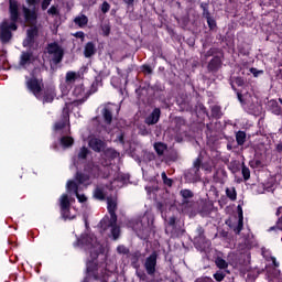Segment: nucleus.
<instances>
[{
	"label": "nucleus",
	"mask_w": 282,
	"mask_h": 282,
	"mask_svg": "<svg viewBox=\"0 0 282 282\" xmlns=\"http://www.w3.org/2000/svg\"><path fill=\"white\" fill-rule=\"evenodd\" d=\"M90 279H93L91 273H86L82 282H89Z\"/></svg>",
	"instance_id": "64"
},
{
	"label": "nucleus",
	"mask_w": 282,
	"mask_h": 282,
	"mask_svg": "<svg viewBox=\"0 0 282 282\" xmlns=\"http://www.w3.org/2000/svg\"><path fill=\"white\" fill-rule=\"evenodd\" d=\"M137 276L141 281H147V273L144 271H137Z\"/></svg>",
	"instance_id": "59"
},
{
	"label": "nucleus",
	"mask_w": 282,
	"mask_h": 282,
	"mask_svg": "<svg viewBox=\"0 0 282 282\" xmlns=\"http://www.w3.org/2000/svg\"><path fill=\"white\" fill-rule=\"evenodd\" d=\"M22 12L24 14V20L26 23L31 25H36V21L39 20V13H36V8L29 9L28 7H23Z\"/></svg>",
	"instance_id": "11"
},
{
	"label": "nucleus",
	"mask_w": 282,
	"mask_h": 282,
	"mask_svg": "<svg viewBox=\"0 0 282 282\" xmlns=\"http://www.w3.org/2000/svg\"><path fill=\"white\" fill-rule=\"evenodd\" d=\"M89 180H91V177L89 176L88 172L77 171L75 174V181L77 184H85V182H89Z\"/></svg>",
	"instance_id": "27"
},
{
	"label": "nucleus",
	"mask_w": 282,
	"mask_h": 282,
	"mask_svg": "<svg viewBox=\"0 0 282 282\" xmlns=\"http://www.w3.org/2000/svg\"><path fill=\"white\" fill-rule=\"evenodd\" d=\"M10 21L3 20L0 24V41L3 45L12 41V32L19 30V2L17 0H9Z\"/></svg>",
	"instance_id": "2"
},
{
	"label": "nucleus",
	"mask_w": 282,
	"mask_h": 282,
	"mask_svg": "<svg viewBox=\"0 0 282 282\" xmlns=\"http://www.w3.org/2000/svg\"><path fill=\"white\" fill-rule=\"evenodd\" d=\"M117 180H118L119 182H127L128 177H127V175H124V174H119V175L117 176Z\"/></svg>",
	"instance_id": "63"
},
{
	"label": "nucleus",
	"mask_w": 282,
	"mask_h": 282,
	"mask_svg": "<svg viewBox=\"0 0 282 282\" xmlns=\"http://www.w3.org/2000/svg\"><path fill=\"white\" fill-rule=\"evenodd\" d=\"M76 78L77 76L75 72L69 70L66 73V83H76Z\"/></svg>",
	"instance_id": "46"
},
{
	"label": "nucleus",
	"mask_w": 282,
	"mask_h": 282,
	"mask_svg": "<svg viewBox=\"0 0 282 282\" xmlns=\"http://www.w3.org/2000/svg\"><path fill=\"white\" fill-rule=\"evenodd\" d=\"M197 235L194 237V246L196 250L205 253L206 259L210 260V252L213 248H210V240L206 239L204 235V228L198 227L196 230Z\"/></svg>",
	"instance_id": "3"
},
{
	"label": "nucleus",
	"mask_w": 282,
	"mask_h": 282,
	"mask_svg": "<svg viewBox=\"0 0 282 282\" xmlns=\"http://www.w3.org/2000/svg\"><path fill=\"white\" fill-rule=\"evenodd\" d=\"M100 83H102V77H100V76L95 77V80L93 82V84L90 86V89L86 91L85 96L82 99H76L73 101L75 107H78L79 105L87 102V99L89 98V96H91L93 94H96V91H98V85H100Z\"/></svg>",
	"instance_id": "7"
},
{
	"label": "nucleus",
	"mask_w": 282,
	"mask_h": 282,
	"mask_svg": "<svg viewBox=\"0 0 282 282\" xmlns=\"http://www.w3.org/2000/svg\"><path fill=\"white\" fill-rule=\"evenodd\" d=\"M94 197L95 199H98L99 202H104L106 194H105V189H102V187H96L94 191Z\"/></svg>",
	"instance_id": "37"
},
{
	"label": "nucleus",
	"mask_w": 282,
	"mask_h": 282,
	"mask_svg": "<svg viewBox=\"0 0 282 282\" xmlns=\"http://www.w3.org/2000/svg\"><path fill=\"white\" fill-rule=\"evenodd\" d=\"M195 282H213V279L205 276V278L197 279Z\"/></svg>",
	"instance_id": "62"
},
{
	"label": "nucleus",
	"mask_w": 282,
	"mask_h": 282,
	"mask_svg": "<svg viewBox=\"0 0 282 282\" xmlns=\"http://www.w3.org/2000/svg\"><path fill=\"white\" fill-rule=\"evenodd\" d=\"M36 39H39V26L36 24L31 25L30 29L26 30V36L22 42L23 47H34V43H36Z\"/></svg>",
	"instance_id": "5"
},
{
	"label": "nucleus",
	"mask_w": 282,
	"mask_h": 282,
	"mask_svg": "<svg viewBox=\"0 0 282 282\" xmlns=\"http://www.w3.org/2000/svg\"><path fill=\"white\" fill-rule=\"evenodd\" d=\"M101 31L104 36H109V34H111V26H109L108 24H104L101 26Z\"/></svg>",
	"instance_id": "54"
},
{
	"label": "nucleus",
	"mask_w": 282,
	"mask_h": 282,
	"mask_svg": "<svg viewBox=\"0 0 282 282\" xmlns=\"http://www.w3.org/2000/svg\"><path fill=\"white\" fill-rule=\"evenodd\" d=\"M51 3H52V0H43L41 4L42 10H47Z\"/></svg>",
	"instance_id": "60"
},
{
	"label": "nucleus",
	"mask_w": 282,
	"mask_h": 282,
	"mask_svg": "<svg viewBox=\"0 0 282 282\" xmlns=\"http://www.w3.org/2000/svg\"><path fill=\"white\" fill-rule=\"evenodd\" d=\"M143 265L145 268L147 274H149V276H154L155 275V268H158V252L153 251L145 259V262H144Z\"/></svg>",
	"instance_id": "8"
},
{
	"label": "nucleus",
	"mask_w": 282,
	"mask_h": 282,
	"mask_svg": "<svg viewBox=\"0 0 282 282\" xmlns=\"http://www.w3.org/2000/svg\"><path fill=\"white\" fill-rule=\"evenodd\" d=\"M89 155V149L87 147H83L78 152V160H87V156Z\"/></svg>",
	"instance_id": "43"
},
{
	"label": "nucleus",
	"mask_w": 282,
	"mask_h": 282,
	"mask_svg": "<svg viewBox=\"0 0 282 282\" xmlns=\"http://www.w3.org/2000/svg\"><path fill=\"white\" fill-rule=\"evenodd\" d=\"M75 25H78V28H85L89 23V18L87 15L82 14L74 19Z\"/></svg>",
	"instance_id": "29"
},
{
	"label": "nucleus",
	"mask_w": 282,
	"mask_h": 282,
	"mask_svg": "<svg viewBox=\"0 0 282 282\" xmlns=\"http://www.w3.org/2000/svg\"><path fill=\"white\" fill-rule=\"evenodd\" d=\"M76 245L82 248H90V253L98 250V248H102L100 245L97 247L94 246V238L87 234L82 235L80 238L77 239Z\"/></svg>",
	"instance_id": "9"
},
{
	"label": "nucleus",
	"mask_w": 282,
	"mask_h": 282,
	"mask_svg": "<svg viewBox=\"0 0 282 282\" xmlns=\"http://www.w3.org/2000/svg\"><path fill=\"white\" fill-rule=\"evenodd\" d=\"M116 224H118V221H113L112 216H110V218H109V216H106L99 223L102 230H107L108 228H112V226H116Z\"/></svg>",
	"instance_id": "25"
},
{
	"label": "nucleus",
	"mask_w": 282,
	"mask_h": 282,
	"mask_svg": "<svg viewBox=\"0 0 282 282\" xmlns=\"http://www.w3.org/2000/svg\"><path fill=\"white\" fill-rule=\"evenodd\" d=\"M76 198L78 199L79 204H85L87 202V196L85 194L75 193Z\"/></svg>",
	"instance_id": "55"
},
{
	"label": "nucleus",
	"mask_w": 282,
	"mask_h": 282,
	"mask_svg": "<svg viewBox=\"0 0 282 282\" xmlns=\"http://www.w3.org/2000/svg\"><path fill=\"white\" fill-rule=\"evenodd\" d=\"M141 257H142V252H140L138 250L130 254L131 265L135 270H138V268H140V259H141Z\"/></svg>",
	"instance_id": "26"
},
{
	"label": "nucleus",
	"mask_w": 282,
	"mask_h": 282,
	"mask_svg": "<svg viewBox=\"0 0 282 282\" xmlns=\"http://www.w3.org/2000/svg\"><path fill=\"white\" fill-rule=\"evenodd\" d=\"M166 149H169V145H166V143H162V142L154 143V151L159 156L164 155V151H166Z\"/></svg>",
	"instance_id": "33"
},
{
	"label": "nucleus",
	"mask_w": 282,
	"mask_h": 282,
	"mask_svg": "<svg viewBox=\"0 0 282 282\" xmlns=\"http://www.w3.org/2000/svg\"><path fill=\"white\" fill-rule=\"evenodd\" d=\"M67 122H69V109L64 108L61 120L55 122L54 124V131H62V129H65V127H67Z\"/></svg>",
	"instance_id": "13"
},
{
	"label": "nucleus",
	"mask_w": 282,
	"mask_h": 282,
	"mask_svg": "<svg viewBox=\"0 0 282 282\" xmlns=\"http://www.w3.org/2000/svg\"><path fill=\"white\" fill-rule=\"evenodd\" d=\"M241 174L245 182H248V180H250V167H247L245 162H242L241 164Z\"/></svg>",
	"instance_id": "40"
},
{
	"label": "nucleus",
	"mask_w": 282,
	"mask_h": 282,
	"mask_svg": "<svg viewBox=\"0 0 282 282\" xmlns=\"http://www.w3.org/2000/svg\"><path fill=\"white\" fill-rule=\"evenodd\" d=\"M85 173H88L93 180H98L100 177L101 170L99 165H96L94 163H89L84 167Z\"/></svg>",
	"instance_id": "15"
},
{
	"label": "nucleus",
	"mask_w": 282,
	"mask_h": 282,
	"mask_svg": "<svg viewBox=\"0 0 282 282\" xmlns=\"http://www.w3.org/2000/svg\"><path fill=\"white\" fill-rule=\"evenodd\" d=\"M177 218L175 216L170 217L165 227L166 235L170 237H180V228H177Z\"/></svg>",
	"instance_id": "12"
},
{
	"label": "nucleus",
	"mask_w": 282,
	"mask_h": 282,
	"mask_svg": "<svg viewBox=\"0 0 282 282\" xmlns=\"http://www.w3.org/2000/svg\"><path fill=\"white\" fill-rule=\"evenodd\" d=\"M73 36H75V39H80L82 41H85V32L83 31H77L73 34Z\"/></svg>",
	"instance_id": "58"
},
{
	"label": "nucleus",
	"mask_w": 282,
	"mask_h": 282,
	"mask_svg": "<svg viewBox=\"0 0 282 282\" xmlns=\"http://www.w3.org/2000/svg\"><path fill=\"white\" fill-rule=\"evenodd\" d=\"M250 74H252L254 78H259V75L263 74V70H259V69H257L254 67H251L250 68Z\"/></svg>",
	"instance_id": "56"
},
{
	"label": "nucleus",
	"mask_w": 282,
	"mask_h": 282,
	"mask_svg": "<svg viewBox=\"0 0 282 282\" xmlns=\"http://www.w3.org/2000/svg\"><path fill=\"white\" fill-rule=\"evenodd\" d=\"M52 63L53 65H58L59 63H63V58L65 56V51L62 48V51H57L56 53H52Z\"/></svg>",
	"instance_id": "30"
},
{
	"label": "nucleus",
	"mask_w": 282,
	"mask_h": 282,
	"mask_svg": "<svg viewBox=\"0 0 282 282\" xmlns=\"http://www.w3.org/2000/svg\"><path fill=\"white\" fill-rule=\"evenodd\" d=\"M117 252L119 254H129L130 250L129 248L124 247V245H120L117 247Z\"/></svg>",
	"instance_id": "51"
},
{
	"label": "nucleus",
	"mask_w": 282,
	"mask_h": 282,
	"mask_svg": "<svg viewBox=\"0 0 282 282\" xmlns=\"http://www.w3.org/2000/svg\"><path fill=\"white\" fill-rule=\"evenodd\" d=\"M59 208L61 215L63 219H69V210L72 208V203L69 202V196L67 194H63L59 198Z\"/></svg>",
	"instance_id": "10"
},
{
	"label": "nucleus",
	"mask_w": 282,
	"mask_h": 282,
	"mask_svg": "<svg viewBox=\"0 0 282 282\" xmlns=\"http://www.w3.org/2000/svg\"><path fill=\"white\" fill-rule=\"evenodd\" d=\"M111 235H112L115 240L120 237V227H118V225H113L111 227Z\"/></svg>",
	"instance_id": "47"
},
{
	"label": "nucleus",
	"mask_w": 282,
	"mask_h": 282,
	"mask_svg": "<svg viewBox=\"0 0 282 282\" xmlns=\"http://www.w3.org/2000/svg\"><path fill=\"white\" fill-rule=\"evenodd\" d=\"M47 14H50L51 17H58V14H61V11H58V7L52 6V7L47 10Z\"/></svg>",
	"instance_id": "48"
},
{
	"label": "nucleus",
	"mask_w": 282,
	"mask_h": 282,
	"mask_svg": "<svg viewBox=\"0 0 282 282\" xmlns=\"http://www.w3.org/2000/svg\"><path fill=\"white\" fill-rule=\"evenodd\" d=\"M88 144L95 151V153H102V151H105L106 143L99 138L90 139Z\"/></svg>",
	"instance_id": "16"
},
{
	"label": "nucleus",
	"mask_w": 282,
	"mask_h": 282,
	"mask_svg": "<svg viewBox=\"0 0 282 282\" xmlns=\"http://www.w3.org/2000/svg\"><path fill=\"white\" fill-rule=\"evenodd\" d=\"M200 8L203 10V17L207 21L209 30H213V18L210 17V12L208 11V3H202Z\"/></svg>",
	"instance_id": "23"
},
{
	"label": "nucleus",
	"mask_w": 282,
	"mask_h": 282,
	"mask_svg": "<svg viewBox=\"0 0 282 282\" xmlns=\"http://www.w3.org/2000/svg\"><path fill=\"white\" fill-rule=\"evenodd\" d=\"M161 177L165 186H169V188L173 186V178H169V176L166 175V172H162Z\"/></svg>",
	"instance_id": "44"
},
{
	"label": "nucleus",
	"mask_w": 282,
	"mask_h": 282,
	"mask_svg": "<svg viewBox=\"0 0 282 282\" xmlns=\"http://www.w3.org/2000/svg\"><path fill=\"white\" fill-rule=\"evenodd\" d=\"M54 98H56V89L53 87H47L44 90V95L40 100H42L44 104L45 102L50 104V102H54Z\"/></svg>",
	"instance_id": "18"
},
{
	"label": "nucleus",
	"mask_w": 282,
	"mask_h": 282,
	"mask_svg": "<svg viewBox=\"0 0 282 282\" xmlns=\"http://www.w3.org/2000/svg\"><path fill=\"white\" fill-rule=\"evenodd\" d=\"M219 67H221V58L214 56L213 58V70L215 72V69H219Z\"/></svg>",
	"instance_id": "49"
},
{
	"label": "nucleus",
	"mask_w": 282,
	"mask_h": 282,
	"mask_svg": "<svg viewBox=\"0 0 282 282\" xmlns=\"http://www.w3.org/2000/svg\"><path fill=\"white\" fill-rule=\"evenodd\" d=\"M215 263H216L217 268H219V270L228 269V263L221 257L216 258Z\"/></svg>",
	"instance_id": "42"
},
{
	"label": "nucleus",
	"mask_w": 282,
	"mask_h": 282,
	"mask_svg": "<svg viewBox=\"0 0 282 282\" xmlns=\"http://www.w3.org/2000/svg\"><path fill=\"white\" fill-rule=\"evenodd\" d=\"M66 188L68 193H74V195H76V193L78 192V183H76L75 181H68Z\"/></svg>",
	"instance_id": "39"
},
{
	"label": "nucleus",
	"mask_w": 282,
	"mask_h": 282,
	"mask_svg": "<svg viewBox=\"0 0 282 282\" xmlns=\"http://www.w3.org/2000/svg\"><path fill=\"white\" fill-rule=\"evenodd\" d=\"M226 274H230V271L219 269L216 273H214V279L221 282L224 279H226Z\"/></svg>",
	"instance_id": "38"
},
{
	"label": "nucleus",
	"mask_w": 282,
	"mask_h": 282,
	"mask_svg": "<svg viewBox=\"0 0 282 282\" xmlns=\"http://www.w3.org/2000/svg\"><path fill=\"white\" fill-rule=\"evenodd\" d=\"M235 83L238 87H243L246 85V80H243V77H236Z\"/></svg>",
	"instance_id": "57"
},
{
	"label": "nucleus",
	"mask_w": 282,
	"mask_h": 282,
	"mask_svg": "<svg viewBox=\"0 0 282 282\" xmlns=\"http://www.w3.org/2000/svg\"><path fill=\"white\" fill-rule=\"evenodd\" d=\"M100 10L102 12V14H107V12H109V10H111V4H109V2L104 1L101 3Z\"/></svg>",
	"instance_id": "50"
},
{
	"label": "nucleus",
	"mask_w": 282,
	"mask_h": 282,
	"mask_svg": "<svg viewBox=\"0 0 282 282\" xmlns=\"http://www.w3.org/2000/svg\"><path fill=\"white\" fill-rule=\"evenodd\" d=\"M156 208L159 210V213H161V215L164 213V203L159 202L156 203Z\"/></svg>",
	"instance_id": "61"
},
{
	"label": "nucleus",
	"mask_w": 282,
	"mask_h": 282,
	"mask_svg": "<svg viewBox=\"0 0 282 282\" xmlns=\"http://www.w3.org/2000/svg\"><path fill=\"white\" fill-rule=\"evenodd\" d=\"M213 213V203H202L199 208V215L202 217H209Z\"/></svg>",
	"instance_id": "24"
},
{
	"label": "nucleus",
	"mask_w": 282,
	"mask_h": 282,
	"mask_svg": "<svg viewBox=\"0 0 282 282\" xmlns=\"http://www.w3.org/2000/svg\"><path fill=\"white\" fill-rule=\"evenodd\" d=\"M98 257H102L104 261H107L105 247H99L90 252V258L86 261V274H91L93 281L109 282L108 269L102 267V262H98Z\"/></svg>",
	"instance_id": "1"
},
{
	"label": "nucleus",
	"mask_w": 282,
	"mask_h": 282,
	"mask_svg": "<svg viewBox=\"0 0 282 282\" xmlns=\"http://www.w3.org/2000/svg\"><path fill=\"white\" fill-rule=\"evenodd\" d=\"M107 204L108 213L110 217H112V221H118V215H116V210H118V204L111 198H108Z\"/></svg>",
	"instance_id": "19"
},
{
	"label": "nucleus",
	"mask_w": 282,
	"mask_h": 282,
	"mask_svg": "<svg viewBox=\"0 0 282 282\" xmlns=\"http://www.w3.org/2000/svg\"><path fill=\"white\" fill-rule=\"evenodd\" d=\"M246 131L239 130L238 132H236V142L238 147H243L246 144Z\"/></svg>",
	"instance_id": "34"
},
{
	"label": "nucleus",
	"mask_w": 282,
	"mask_h": 282,
	"mask_svg": "<svg viewBox=\"0 0 282 282\" xmlns=\"http://www.w3.org/2000/svg\"><path fill=\"white\" fill-rule=\"evenodd\" d=\"M226 195L227 197L231 200V202H236L237 200V189H235V187L231 188H226Z\"/></svg>",
	"instance_id": "41"
},
{
	"label": "nucleus",
	"mask_w": 282,
	"mask_h": 282,
	"mask_svg": "<svg viewBox=\"0 0 282 282\" xmlns=\"http://www.w3.org/2000/svg\"><path fill=\"white\" fill-rule=\"evenodd\" d=\"M272 107H273V113L275 116H281V113H282L281 107L279 106V104L276 101H273Z\"/></svg>",
	"instance_id": "52"
},
{
	"label": "nucleus",
	"mask_w": 282,
	"mask_h": 282,
	"mask_svg": "<svg viewBox=\"0 0 282 282\" xmlns=\"http://www.w3.org/2000/svg\"><path fill=\"white\" fill-rule=\"evenodd\" d=\"M141 70L143 72V74H153V68H151L149 64H143L141 66Z\"/></svg>",
	"instance_id": "53"
},
{
	"label": "nucleus",
	"mask_w": 282,
	"mask_h": 282,
	"mask_svg": "<svg viewBox=\"0 0 282 282\" xmlns=\"http://www.w3.org/2000/svg\"><path fill=\"white\" fill-rule=\"evenodd\" d=\"M33 56H34V54L32 53V51H29V52L23 51L20 55L19 65L21 67H25V65H30V63H32Z\"/></svg>",
	"instance_id": "21"
},
{
	"label": "nucleus",
	"mask_w": 282,
	"mask_h": 282,
	"mask_svg": "<svg viewBox=\"0 0 282 282\" xmlns=\"http://www.w3.org/2000/svg\"><path fill=\"white\" fill-rule=\"evenodd\" d=\"M86 94L87 93H85V85L83 84L75 86L73 90V96H75V98H79L78 100H80L82 98H85Z\"/></svg>",
	"instance_id": "28"
},
{
	"label": "nucleus",
	"mask_w": 282,
	"mask_h": 282,
	"mask_svg": "<svg viewBox=\"0 0 282 282\" xmlns=\"http://www.w3.org/2000/svg\"><path fill=\"white\" fill-rule=\"evenodd\" d=\"M221 116H224V112H221V107L219 106H214L213 107V118H221Z\"/></svg>",
	"instance_id": "45"
},
{
	"label": "nucleus",
	"mask_w": 282,
	"mask_h": 282,
	"mask_svg": "<svg viewBox=\"0 0 282 282\" xmlns=\"http://www.w3.org/2000/svg\"><path fill=\"white\" fill-rule=\"evenodd\" d=\"M162 116V110L160 108H154L152 112L144 119V123L149 127L158 124L160 122V117Z\"/></svg>",
	"instance_id": "14"
},
{
	"label": "nucleus",
	"mask_w": 282,
	"mask_h": 282,
	"mask_svg": "<svg viewBox=\"0 0 282 282\" xmlns=\"http://www.w3.org/2000/svg\"><path fill=\"white\" fill-rule=\"evenodd\" d=\"M59 143L64 149H69V147H74V138L64 135L59 139Z\"/></svg>",
	"instance_id": "31"
},
{
	"label": "nucleus",
	"mask_w": 282,
	"mask_h": 282,
	"mask_svg": "<svg viewBox=\"0 0 282 282\" xmlns=\"http://www.w3.org/2000/svg\"><path fill=\"white\" fill-rule=\"evenodd\" d=\"M200 169L206 171V173H212L213 171V166L208 163H202V159L198 156L193 162V166L188 170L186 177L192 180V182H199V180H202V172L199 171Z\"/></svg>",
	"instance_id": "4"
},
{
	"label": "nucleus",
	"mask_w": 282,
	"mask_h": 282,
	"mask_svg": "<svg viewBox=\"0 0 282 282\" xmlns=\"http://www.w3.org/2000/svg\"><path fill=\"white\" fill-rule=\"evenodd\" d=\"M26 88L37 100H41L43 96L41 95V91H43V86H41V82H39V78L31 77L26 80Z\"/></svg>",
	"instance_id": "6"
},
{
	"label": "nucleus",
	"mask_w": 282,
	"mask_h": 282,
	"mask_svg": "<svg viewBox=\"0 0 282 282\" xmlns=\"http://www.w3.org/2000/svg\"><path fill=\"white\" fill-rule=\"evenodd\" d=\"M182 199V206H188L191 204L189 199L195 197V194L191 189H181L180 192Z\"/></svg>",
	"instance_id": "20"
},
{
	"label": "nucleus",
	"mask_w": 282,
	"mask_h": 282,
	"mask_svg": "<svg viewBox=\"0 0 282 282\" xmlns=\"http://www.w3.org/2000/svg\"><path fill=\"white\" fill-rule=\"evenodd\" d=\"M101 116H102L105 124H111L113 122V107L105 106L101 109Z\"/></svg>",
	"instance_id": "17"
},
{
	"label": "nucleus",
	"mask_w": 282,
	"mask_h": 282,
	"mask_svg": "<svg viewBox=\"0 0 282 282\" xmlns=\"http://www.w3.org/2000/svg\"><path fill=\"white\" fill-rule=\"evenodd\" d=\"M46 50L47 54H56V52H61L63 47H61V45H58L57 42H53L47 44Z\"/></svg>",
	"instance_id": "35"
},
{
	"label": "nucleus",
	"mask_w": 282,
	"mask_h": 282,
	"mask_svg": "<svg viewBox=\"0 0 282 282\" xmlns=\"http://www.w3.org/2000/svg\"><path fill=\"white\" fill-rule=\"evenodd\" d=\"M97 52L96 44L94 42H87L84 47L85 58H91Z\"/></svg>",
	"instance_id": "22"
},
{
	"label": "nucleus",
	"mask_w": 282,
	"mask_h": 282,
	"mask_svg": "<svg viewBox=\"0 0 282 282\" xmlns=\"http://www.w3.org/2000/svg\"><path fill=\"white\" fill-rule=\"evenodd\" d=\"M120 155V153H118V151H116L115 149L108 148L104 151V156L107 160H116L118 156Z\"/></svg>",
	"instance_id": "32"
},
{
	"label": "nucleus",
	"mask_w": 282,
	"mask_h": 282,
	"mask_svg": "<svg viewBox=\"0 0 282 282\" xmlns=\"http://www.w3.org/2000/svg\"><path fill=\"white\" fill-rule=\"evenodd\" d=\"M242 230H243V212H240L238 225L234 228V232H236V235H240Z\"/></svg>",
	"instance_id": "36"
}]
</instances>
